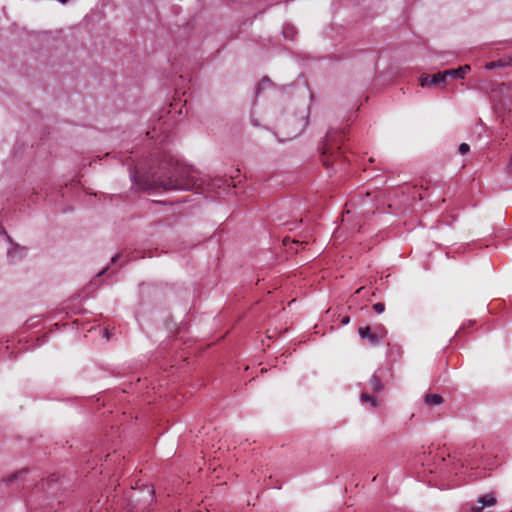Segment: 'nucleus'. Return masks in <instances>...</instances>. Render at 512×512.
<instances>
[{
    "label": "nucleus",
    "instance_id": "nucleus-5",
    "mask_svg": "<svg viewBox=\"0 0 512 512\" xmlns=\"http://www.w3.org/2000/svg\"><path fill=\"white\" fill-rule=\"evenodd\" d=\"M470 69V65H463L457 69L445 70V74H447V77L463 79Z\"/></svg>",
    "mask_w": 512,
    "mask_h": 512
},
{
    "label": "nucleus",
    "instance_id": "nucleus-14",
    "mask_svg": "<svg viewBox=\"0 0 512 512\" xmlns=\"http://www.w3.org/2000/svg\"><path fill=\"white\" fill-rule=\"evenodd\" d=\"M373 310L376 313L380 314V313H382L385 310V305L383 303H381V302H378V303L373 305Z\"/></svg>",
    "mask_w": 512,
    "mask_h": 512
},
{
    "label": "nucleus",
    "instance_id": "nucleus-16",
    "mask_svg": "<svg viewBox=\"0 0 512 512\" xmlns=\"http://www.w3.org/2000/svg\"><path fill=\"white\" fill-rule=\"evenodd\" d=\"M507 174L512 177V153H511V156H510V160H509V163L507 165Z\"/></svg>",
    "mask_w": 512,
    "mask_h": 512
},
{
    "label": "nucleus",
    "instance_id": "nucleus-22",
    "mask_svg": "<svg viewBox=\"0 0 512 512\" xmlns=\"http://www.w3.org/2000/svg\"><path fill=\"white\" fill-rule=\"evenodd\" d=\"M147 136H149V137L153 138V136L151 135V132H150V131H148V132H147Z\"/></svg>",
    "mask_w": 512,
    "mask_h": 512
},
{
    "label": "nucleus",
    "instance_id": "nucleus-8",
    "mask_svg": "<svg viewBox=\"0 0 512 512\" xmlns=\"http://www.w3.org/2000/svg\"><path fill=\"white\" fill-rule=\"evenodd\" d=\"M369 385L373 392H379L383 389V385H382L380 379L376 375H373L371 377V379L369 381Z\"/></svg>",
    "mask_w": 512,
    "mask_h": 512
},
{
    "label": "nucleus",
    "instance_id": "nucleus-19",
    "mask_svg": "<svg viewBox=\"0 0 512 512\" xmlns=\"http://www.w3.org/2000/svg\"><path fill=\"white\" fill-rule=\"evenodd\" d=\"M120 257V255H116L112 258V262H116V260Z\"/></svg>",
    "mask_w": 512,
    "mask_h": 512
},
{
    "label": "nucleus",
    "instance_id": "nucleus-21",
    "mask_svg": "<svg viewBox=\"0 0 512 512\" xmlns=\"http://www.w3.org/2000/svg\"><path fill=\"white\" fill-rule=\"evenodd\" d=\"M58 1H59V2H61V3H63V4H65V3H67L69 0H58Z\"/></svg>",
    "mask_w": 512,
    "mask_h": 512
},
{
    "label": "nucleus",
    "instance_id": "nucleus-17",
    "mask_svg": "<svg viewBox=\"0 0 512 512\" xmlns=\"http://www.w3.org/2000/svg\"><path fill=\"white\" fill-rule=\"evenodd\" d=\"M496 68V65H495V62L494 61H491V62H488L485 64V69L487 70H492V69H495Z\"/></svg>",
    "mask_w": 512,
    "mask_h": 512
},
{
    "label": "nucleus",
    "instance_id": "nucleus-1",
    "mask_svg": "<svg viewBox=\"0 0 512 512\" xmlns=\"http://www.w3.org/2000/svg\"><path fill=\"white\" fill-rule=\"evenodd\" d=\"M169 175H152L151 187L163 190H191L198 187V179L188 167L179 165L178 162L169 160Z\"/></svg>",
    "mask_w": 512,
    "mask_h": 512
},
{
    "label": "nucleus",
    "instance_id": "nucleus-3",
    "mask_svg": "<svg viewBox=\"0 0 512 512\" xmlns=\"http://www.w3.org/2000/svg\"><path fill=\"white\" fill-rule=\"evenodd\" d=\"M496 504V498L493 494H486L478 498L477 505L471 507V512H481L484 507L493 506Z\"/></svg>",
    "mask_w": 512,
    "mask_h": 512
},
{
    "label": "nucleus",
    "instance_id": "nucleus-6",
    "mask_svg": "<svg viewBox=\"0 0 512 512\" xmlns=\"http://www.w3.org/2000/svg\"><path fill=\"white\" fill-rule=\"evenodd\" d=\"M501 94L505 97V102L503 106L507 107V109H512V83L504 84L500 90Z\"/></svg>",
    "mask_w": 512,
    "mask_h": 512
},
{
    "label": "nucleus",
    "instance_id": "nucleus-15",
    "mask_svg": "<svg viewBox=\"0 0 512 512\" xmlns=\"http://www.w3.org/2000/svg\"><path fill=\"white\" fill-rule=\"evenodd\" d=\"M469 145L467 143H462L459 146V152L460 154L464 155L469 151Z\"/></svg>",
    "mask_w": 512,
    "mask_h": 512
},
{
    "label": "nucleus",
    "instance_id": "nucleus-13",
    "mask_svg": "<svg viewBox=\"0 0 512 512\" xmlns=\"http://www.w3.org/2000/svg\"><path fill=\"white\" fill-rule=\"evenodd\" d=\"M25 473H27L26 469L20 470V471H18L16 473L11 474L10 476H8L6 481L9 482V483L13 482L14 480L20 478Z\"/></svg>",
    "mask_w": 512,
    "mask_h": 512
},
{
    "label": "nucleus",
    "instance_id": "nucleus-9",
    "mask_svg": "<svg viewBox=\"0 0 512 512\" xmlns=\"http://www.w3.org/2000/svg\"><path fill=\"white\" fill-rule=\"evenodd\" d=\"M431 82L433 85H439L441 83H444L447 79V74H445V71L438 72L431 76Z\"/></svg>",
    "mask_w": 512,
    "mask_h": 512
},
{
    "label": "nucleus",
    "instance_id": "nucleus-11",
    "mask_svg": "<svg viewBox=\"0 0 512 512\" xmlns=\"http://www.w3.org/2000/svg\"><path fill=\"white\" fill-rule=\"evenodd\" d=\"M494 62H495L496 68L509 67V66H512V56L503 57Z\"/></svg>",
    "mask_w": 512,
    "mask_h": 512
},
{
    "label": "nucleus",
    "instance_id": "nucleus-7",
    "mask_svg": "<svg viewBox=\"0 0 512 512\" xmlns=\"http://www.w3.org/2000/svg\"><path fill=\"white\" fill-rule=\"evenodd\" d=\"M443 402V398L438 394H427L425 396V403L427 405H440Z\"/></svg>",
    "mask_w": 512,
    "mask_h": 512
},
{
    "label": "nucleus",
    "instance_id": "nucleus-23",
    "mask_svg": "<svg viewBox=\"0 0 512 512\" xmlns=\"http://www.w3.org/2000/svg\"><path fill=\"white\" fill-rule=\"evenodd\" d=\"M440 460L443 462V461H445V458L441 456Z\"/></svg>",
    "mask_w": 512,
    "mask_h": 512
},
{
    "label": "nucleus",
    "instance_id": "nucleus-10",
    "mask_svg": "<svg viewBox=\"0 0 512 512\" xmlns=\"http://www.w3.org/2000/svg\"><path fill=\"white\" fill-rule=\"evenodd\" d=\"M361 400H362L363 402L370 403V405H371L372 407H377V406H378V404H379V400H378L376 397L371 396L370 394H368V393H366V392H363V393L361 394Z\"/></svg>",
    "mask_w": 512,
    "mask_h": 512
},
{
    "label": "nucleus",
    "instance_id": "nucleus-20",
    "mask_svg": "<svg viewBox=\"0 0 512 512\" xmlns=\"http://www.w3.org/2000/svg\"><path fill=\"white\" fill-rule=\"evenodd\" d=\"M105 333H106V338L109 340L110 339V335H109L108 330H106Z\"/></svg>",
    "mask_w": 512,
    "mask_h": 512
},
{
    "label": "nucleus",
    "instance_id": "nucleus-12",
    "mask_svg": "<svg viewBox=\"0 0 512 512\" xmlns=\"http://www.w3.org/2000/svg\"><path fill=\"white\" fill-rule=\"evenodd\" d=\"M431 76L430 75H422L419 79L420 85L422 87H428L430 85H433L431 82Z\"/></svg>",
    "mask_w": 512,
    "mask_h": 512
},
{
    "label": "nucleus",
    "instance_id": "nucleus-2",
    "mask_svg": "<svg viewBox=\"0 0 512 512\" xmlns=\"http://www.w3.org/2000/svg\"><path fill=\"white\" fill-rule=\"evenodd\" d=\"M337 131L329 130L326 135V142L322 148V163L327 168L344 163L345 157L336 140Z\"/></svg>",
    "mask_w": 512,
    "mask_h": 512
},
{
    "label": "nucleus",
    "instance_id": "nucleus-4",
    "mask_svg": "<svg viewBox=\"0 0 512 512\" xmlns=\"http://www.w3.org/2000/svg\"><path fill=\"white\" fill-rule=\"evenodd\" d=\"M358 332L360 337L366 339L371 345H377L380 341V336L376 332H372L369 326L360 327Z\"/></svg>",
    "mask_w": 512,
    "mask_h": 512
},
{
    "label": "nucleus",
    "instance_id": "nucleus-18",
    "mask_svg": "<svg viewBox=\"0 0 512 512\" xmlns=\"http://www.w3.org/2000/svg\"><path fill=\"white\" fill-rule=\"evenodd\" d=\"M342 324L346 325L350 322V318L348 316H345L341 320Z\"/></svg>",
    "mask_w": 512,
    "mask_h": 512
}]
</instances>
